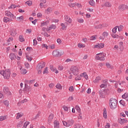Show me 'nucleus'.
<instances>
[{
	"label": "nucleus",
	"mask_w": 128,
	"mask_h": 128,
	"mask_svg": "<svg viewBox=\"0 0 128 128\" xmlns=\"http://www.w3.org/2000/svg\"><path fill=\"white\" fill-rule=\"evenodd\" d=\"M49 48H51L52 50H53L55 48L54 44H52L50 45Z\"/></svg>",
	"instance_id": "69168bd1"
},
{
	"label": "nucleus",
	"mask_w": 128,
	"mask_h": 128,
	"mask_svg": "<svg viewBox=\"0 0 128 128\" xmlns=\"http://www.w3.org/2000/svg\"><path fill=\"white\" fill-rule=\"evenodd\" d=\"M26 4H28V6H30L32 4V2L30 0H28L26 2Z\"/></svg>",
	"instance_id": "5fc2aeb1"
},
{
	"label": "nucleus",
	"mask_w": 128,
	"mask_h": 128,
	"mask_svg": "<svg viewBox=\"0 0 128 128\" xmlns=\"http://www.w3.org/2000/svg\"><path fill=\"white\" fill-rule=\"evenodd\" d=\"M24 122L22 121H20L17 124V128H22V124H23Z\"/></svg>",
	"instance_id": "c9c22d12"
},
{
	"label": "nucleus",
	"mask_w": 128,
	"mask_h": 128,
	"mask_svg": "<svg viewBox=\"0 0 128 128\" xmlns=\"http://www.w3.org/2000/svg\"><path fill=\"white\" fill-rule=\"evenodd\" d=\"M64 68V66L62 65H60L58 67V70H62Z\"/></svg>",
	"instance_id": "c03bdc74"
},
{
	"label": "nucleus",
	"mask_w": 128,
	"mask_h": 128,
	"mask_svg": "<svg viewBox=\"0 0 128 128\" xmlns=\"http://www.w3.org/2000/svg\"><path fill=\"white\" fill-rule=\"evenodd\" d=\"M14 20V18H8V17H4L3 20L4 22H12Z\"/></svg>",
	"instance_id": "9b49d317"
},
{
	"label": "nucleus",
	"mask_w": 128,
	"mask_h": 128,
	"mask_svg": "<svg viewBox=\"0 0 128 128\" xmlns=\"http://www.w3.org/2000/svg\"><path fill=\"white\" fill-rule=\"evenodd\" d=\"M116 30H118V26H116V27L112 28V32L113 34H116Z\"/></svg>",
	"instance_id": "603ef678"
},
{
	"label": "nucleus",
	"mask_w": 128,
	"mask_h": 128,
	"mask_svg": "<svg viewBox=\"0 0 128 128\" xmlns=\"http://www.w3.org/2000/svg\"><path fill=\"white\" fill-rule=\"evenodd\" d=\"M66 23L64 24L62 23L61 24V26H62V28H60V30H66V28L68 26V25H66Z\"/></svg>",
	"instance_id": "a211bd4d"
},
{
	"label": "nucleus",
	"mask_w": 128,
	"mask_h": 128,
	"mask_svg": "<svg viewBox=\"0 0 128 128\" xmlns=\"http://www.w3.org/2000/svg\"><path fill=\"white\" fill-rule=\"evenodd\" d=\"M46 22H41L40 24L41 26H46Z\"/></svg>",
	"instance_id": "338daca9"
},
{
	"label": "nucleus",
	"mask_w": 128,
	"mask_h": 128,
	"mask_svg": "<svg viewBox=\"0 0 128 128\" xmlns=\"http://www.w3.org/2000/svg\"><path fill=\"white\" fill-rule=\"evenodd\" d=\"M78 48H82L86 47V45L84 44H82L80 43L78 44Z\"/></svg>",
	"instance_id": "a19ab883"
},
{
	"label": "nucleus",
	"mask_w": 128,
	"mask_h": 128,
	"mask_svg": "<svg viewBox=\"0 0 128 128\" xmlns=\"http://www.w3.org/2000/svg\"><path fill=\"white\" fill-rule=\"evenodd\" d=\"M64 51H58V50H54L52 52V56H55L56 58H58V56H62V54H64Z\"/></svg>",
	"instance_id": "39448f33"
},
{
	"label": "nucleus",
	"mask_w": 128,
	"mask_h": 128,
	"mask_svg": "<svg viewBox=\"0 0 128 128\" xmlns=\"http://www.w3.org/2000/svg\"><path fill=\"white\" fill-rule=\"evenodd\" d=\"M63 108L65 112H68V107L66 106H63Z\"/></svg>",
	"instance_id": "6e6d98bb"
},
{
	"label": "nucleus",
	"mask_w": 128,
	"mask_h": 128,
	"mask_svg": "<svg viewBox=\"0 0 128 128\" xmlns=\"http://www.w3.org/2000/svg\"><path fill=\"white\" fill-rule=\"evenodd\" d=\"M3 92L5 94H7V96H10L11 92H10V89H8V88L6 86H4L3 88Z\"/></svg>",
	"instance_id": "6e6552de"
},
{
	"label": "nucleus",
	"mask_w": 128,
	"mask_h": 128,
	"mask_svg": "<svg viewBox=\"0 0 128 128\" xmlns=\"http://www.w3.org/2000/svg\"><path fill=\"white\" fill-rule=\"evenodd\" d=\"M54 128H60V122L58 120H54Z\"/></svg>",
	"instance_id": "4be33fe9"
},
{
	"label": "nucleus",
	"mask_w": 128,
	"mask_h": 128,
	"mask_svg": "<svg viewBox=\"0 0 128 128\" xmlns=\"http://www.w3.org/2000/svg\"><path fill=\"white\" fill-rule=\"evenodd\" d=\"M74 122L72 119L68 120L67 122L62 121L64 126H66V128H69V126H72L74 124Z\"/></svg>",
	"instance_id": "20e7f679"
},
{
	"label": "nucleus",
	"mask_w": 128,
	"mask_h": 128,
	"mask_svg": "<svg viewBox=\"0 0 128 128\" xmlns=\"http://www.w3.org/2000/svg\"><path fill=\"white\" fill-rule=\"evenodd\" d=\"M52 120H54V114H51L48 118V124H50V122H52Z\"/></svg>",
	"instance_id": "2eb2a0df"
},
{
	"label": "nucleus",
	"mask_w": 128,
	"mask_h": 128,
	"mask_svg": "<svg viewBox=\"0 0 128 128\" xmlns=\"http://www.w3.org/2000/svg\"><path fill=\"white\" fill-rule=\"evenodd\" d=\"M106 66H107L108 68H110V70H112V68H114V66L110 64L108 62H106Z\"/></svg>",
	"instance_id": "393cba45"
},
{
	"label": "nucleus",
	"mask_w": 128,
	"mask_h": 128,
	"mask_svg": "<svg viewBox=\"0 0 128 128\" xmlns=\"http://www.w3.org/2000/svg\"><path fill=\"white\" fill-rule=\"evenodd\" d=\"M77 22L80 24H84V20L82 18H79L77 20Z\"/></svg>",
	"instance_id": "2f4dec72"
},
{
	"label": "nucleus",
	"mask_w": 128,
	"mask_h": 128,
	"mask_svg": "<svg viewBox=\"0 0 128 128\" xmlns=\"http://www.w3.org/2000/svg\"><path fill=\"white\" fill-rule=\"evenodd\" d=\"M104 48V44L100 43L94 46V48Z\"/></svg>",
	"instance_id": "f8f14e48"
},
{
	"label": "nucleus",
	"mask_w": 128,
	"mask_h": 128,
	"mask_svg": "<svg viewBox=\"0 0 128 128\" xmlns=\"http://www.w3.org/2000/svg\"><path fill=\"white\" fill-rule=\"evenodd\" d=\"M19 40L20 42H24V36L20 35L19 36Z\"/></svg>",
	"instance_id": "f704fd0d"
},
{
	"label": "nucleus",
	"mask_w": 128,
	"mask_h": 128,
	"mask_svg": "<svg viewBox=\"0 0 128 128\" xmlns=\"http://www.w3.org/2000/svg\"><path fill=\"white\" fill-rule=\"evenodd\" d=\"M119 122L121 124H126L128 123V120L125 118H123V119L120 118L119 119Z\"/></svg>",
	"instance_id": "f3484780"
},
{
	"label": "nucleus",
	"mask_w": 128,
	"mask_h": 128,
	"mask_svg": "<svg viewBox=\"0 0 128 128\" xmlns=\"http://www.w3.org/2000/svg\"><path fill=\"white\" fill-rule=\"evenodd\" d=\"M17 20H24V16H22L16 18Z\"/></svg>",
	"instance_id": "864d4df0"
},
{
	"label": "nucleus",
	"mask_w": 128,
	"mask_h": 128,
	"mask_svg": "<svg viewBox=\"0 0 128 128\" xmlns=\"http://www.w3.org/2000/svg\"><path fill=\"white\" fill-rule=\"evenodd\" d=\"M70 70L74 76H78V72H80L77 66H72Z\"/></svg>",
	"instance_id": "423d86ee"
},
{
	"label": "nucleus",
	"mask_w": 128,
	"mask_h": 128,
	"mask_svg": "<svg viewBox=\"0 0 128 128\" xmlns=\"http://www.w3.org/2000/svg\"><path fill=\"white\" fill-rule=\"evenodd\" d=\"M24 116V114L22 112H18L16 114V119L19 120V118H20L22 116Z\"/></svg>",
	"instance_id": "b1692460"
},
{
	"label": "nucleus",
	"mask_w": 128,
	"mask_h": 128,
	"mask_svg": "<svg viewBox=\"0 0 128 128\" xmlns=\"http://www.w3.org/2000/svg\"><path fill=\"white\" fill-rule=\"evenodd\" d=\"M25 88L27 92H30V90H32V88L30 86H25Z\"/></svg>",
	"instance_id": "de8ad7c7"
},
{
	"label": "nucleus",
	"mask_w": 128,
	"mask_h": 128,
	"mask_svg": "<svg viewBox=\"0 0 128 128\" xmlns=\"http://www.w3.org/2000/svg\"><path fill=\"white\" fill-rule=\"evenodd\" d=\"M110 128V124L109 123H106V124L105 126V128Z\"/></svg>",
	"instance_id": "774afa93"
},
{
	"label": "nucleus",
	"mask_w": 128,
	"mask_h": 128,
	"mask_svg": "<svg viewBox=\"0 0 128 128\" xmlns=\"http://www.w3.org/2000/svg\"><path fill=\"white\" fill-rule=\"evenodd\" d=\"M104 6H107V8H110V7H112V4L110 2H106L104 4Z\"/></svg>",
	"instance_id": "473e14b6"
},
{
	"label": "nucleus",
	"mask_w": 128,
	"mask_h": 128,
	"mask_svg": "<svg viewBox=\"0 0 128 128\" xmlns=\"http://www.w3.org/2000/svg\"><path fill=\"white\" fill-rule=\"evenodd\" d=\"M20 6L16 5L14 4H12L8 8H20Z\"/></svg>",
	"instance_id": "cd10ccee"
},
{
	"label": "nucleus",
	"mask_w": 128,
	"mask_h": 128,
	"mask_svg": "<svg viewBox=\"0 0 128 128\" xmlns=\"http://www.w3.org/2000/svg\"><path fill=\"white\" fill-rule=\"evenodd\" d=\"M43 74H48V67H46L43 72Z\"/></svg>",
	"instance_id": "a18cd8bd"
},
{
	"label": "nucleus",
	"mask_w": 128,
	"mask_h": 128,
	"mask_svg": "<svg viewBox=\"0 0 128 128\" xmlns=\"http://www.w3.org/2000/svg\"><path fill=\"white\" fill-rule=\"evenodd\" d=\"M102 78H100V77L99 76H97L96 78L93 81V82H94V84H96L98 82H100V80Z\"/></svg>",
	"instance_id": "c85d7f7f"
},
{
	"label": "nucleus",
	"mask_w": 128,
	"mask_h": 128,
	"mask_svg": "<svg viewBox=\"0 0 128 128\" xmlns=\"http://www.w3.org/2000/svg\"><path fill=\"white\" fill-rule=\"evenodd\" d=\"M74 100V97L72 96H70L68 99V102H72V100Z\"/></svg>",
	"instance_id": "bf43d9fd"
},
{
	"label": "nucleus",
	"mask_w": 128,
	"mask_h": 128,
	"mask_svg": "<svg viewBox=\"0 0 128 128\" xmlns=\"http://www.w3.org/2000/svg\"><path fill=\"white\" fill-rule=\"evenodd\" d=\"M44 3L40 2V8H46L47 6L44 4Z\"/></svg>",
	"instance_id": "58836bf2"
},
{
	"label": "nucleus",
	"mask_w": 128,
	"mask_h": 128,
	"mask_svg": "<svg viewBox=\"0 0 128 128\" xmlns=\"http://www.w3.org/2000/svg\"><path fill=\"white\" fill-rule=\"evenodd\" d=\"M54 86V84L52 83H51L48 85V86L49 88H53Z\"/></svg>",
	"instance_id": "0e129e2a"
},
{
	"label": "nucleus",
	"mask_w": 128,
	"mask_h": 128,
	"mask_svg": "<svg viewBox=\"0 0 128 128\" xmlns=\"http://www.w3.org/2000/svg\"><path fill=\"white\" fill-rule=\"evenodd\" d=\"M99 94L100 98H104V92H102V90H100L99 91Z\"/></svg>",
	"instance_id": "7c9ffc66"
},
{
	"label": "nucleus",
	"mask_w": 128,
	"mask_h": 128,
	"mask_svg": "<svg viewBox=\"0 0 128 128\" xmlns=\"http://www.w3.org/2000/svg\"><path fill=\"white\" fill-rule=\"evenodd\" d=\"M122 98L126 100V102H128V93H125L122 96Z\"/></svg>",
	"instance_id": "a878e982"
},
{
	"label": "nucleus",
	"mask_w": 128,
	"mask_h": 128,
	"mask_svg": "<svg viewBox=\"0 0 128 128\" xmlns=\"http://www.w3.org/2000/svg\"><path fill=\"white\" fill-rule=\"evenodd\" d=\"M52 8H50V7H49L48 8L47 10H45V12H48V14H50V12H52Z\"/></svg>",
	"instance_id": "ea45409f"
},
{
	"label": "nucleus",
	"mask_w": 128,
	"mask_h": 128,
	"mask_svg": "<svg viewBox=\"0 0 128 128\" xmlns=\"http://www.w3.org/2000/svg\"><path fill=\"white\" fill-rule=\"evenodd\" d=\"M5 16H7L8 18H16L14 14H12L8 10L5 11Z\"/></svg>",
	"instance_id": "0eeeda50"
},
{
	"label": "nucleus",
	"mask_w": 128,
	"mask_h": 128,
	"mask_svg": "<svg viewBox=\"0 0 128 128\" xmlns=\"http://www.w3.org/2000/svg\"><path fill=\"white\" fill-rule=\"evenodd\" d=\"M126 8V6L125 4H120L118 6V10H124Z\"/></svg>",
	"instance_id": "6ab92c4d"
},
{
	"label": "nucleus",
	"mask_w": 128,
	"mask_h": 128,
	"mask_svg": "<svg viewBox=\"0 0 128 128\" xmlns=\"http://www.w3.org/2000/svg\"><path fill=\"white\" fill-rule=\"evenodd\" d=\"M81 78H84L86 80H88V76L86 72H84L80 74Z\"/></svg>",
	"instance_id": "5701e85b"
},
{
	"label": "nucleus",
	"mask_w": 128,
	"mask_h": 128,
	"mask_svg": "<svg viewBox=\"0 0 128 128\" xmlns=\"http://www.w3.org/2000/svg\"><path fill=\"white\" fill-rule=\"evenodd\" d=\"M26 72H28V71H26V70L24 68L21 69L20 73L22 74H26Z\"/></svg>",
	"instance_id": "72a5a7b5"
},
{
	"label": "nucleus",
	"mask_w": 128,
	"mask_h": 128,
	"mask_svg": "<svg viewBox=\"0 0 128 128\" xmlns=\"http://www.w3.org/2000/svg\"><path fill=\"white\" fill-rule=\"evenodd\" d=\"M109 106L111 110H116L118 106V100L114 98H111L109 101Z\"/></svg>",
	"instance_id": "f03ea898"
},
{
	"label": "nucleus",
	"mask_w": 128,
	"mask_h": 128,
	"mask_svg": "<svg viewBox=\"0 0 128 128\" xmlns=\"http://www.w3.org/2000/svg\"><path fill=\"white\" fill-rule=\"evenodd\" d=\"M24 86H28V84H34V80H24Z\"/></svg>",
	"instance_id": "1a4fd4ad"
},
{
	"label": "nucleus",
	"mask_w": 128,
	"mask_h": 128,
	"mask_svg": "<svg viewBox=\"0 0 128 128\" xmlns=\"http://www.w3.org/2000/svg\"><path fill=\"white\" fill-rule=\"evenodd\" d=\"M76 6V3L69 4V6H70V8H74Z\"/></svg>",
	"instance_id": "4d7b16f0"
},
{
	"label": "nucleus",
	"mask_w": 128,
	"mask_h": 128,
	"mask_svg": "<svg viewBox=\"0 0 128 128\" xmlns=\"http://www.w3.org/2000/svg\"><path fill=\"white\" fill-rule=\"evenodd\" d=\"M82 80V76L78 75L75 78V80Z\"/></svg>",
	"instance_id": "79ce46f5"
},
{
	"label": "nucleus",
	"mask_w": 128,
	"mask_h": 128,
	"mask_svg": "<svg viewBox=\"0 0 128 128\" xmlns=\"http://www.w3.org/2000/svg\"><path fill=\"white\" fill-rule=\"evenodd\" d=\"M26 34H31L32 29L28 28V29L26 30Z\"/></svg>",
	"instance_id": "680f3d73"
},
{
	"label": "nucleus",
	"mask_w": 128,
	"mask_h": 128,
	"mask_svg": "<svg viewBox=\"0 0 128 128\" xmlns=\"http://www.w3.org/2000/svg\"><path fill=\"white\" fill-rule=\"evenodd\" d=\"M106 84H101L100 86V87L101 88H106Z\"/></svg>",
	"instance_id": "13d9d810"
},
{
	"label": "nucleus",
	"mask_w": 128,
	"mask_h": 128,
	"mask_svg": "<svg viewBox=\"0 0 128 128\" xmlns=\"http://www.w3.org/2000/svg\"><path fill=\"white\" fill-rule=\"evenodd\" d=\"M64 18L66 22H69V24H71L72 22V18H70V16H68L67 15H65Z\"/></svg>",
	"instance_id": "ddd939ff"
},
{
	"label": "nucleus",
	"mask_w": 128,
	"mask_h": 128,
	"mask_svg": "<svg viewBox=\"0 0 128 128\" xmlns=\"http://www.w3.org/2000/svg\"><path fill=\"white\" fill-rule=\"evenodd\" d=\"M10 32L12 36H15L16 34V30L12 28L10 30Z\"/></svg>",
	"instance_id": "dca6fc26"
},
{
	"label": "nucleus",
	"mask_w": 128,
	"mask_h": 128,
	"mask_svg": "<svg viewBox=\"0 0 128 128\" xmlns=\"http://www.w3.org/2000/svg\"><path fill=\"white\" fill-rule=\"evenodd\" d=\"M56 88L58 90H62V85L60 84V83H58L56 85Z\"/></svg>",
	"instance_id": "37998d69"
},
{
	"label": "nucleus",
	"mask_w": 128,
	"mask_h": 128,
	"mask_svg": "<svg viewBox=\"0 0 128 128\" xmlns=\"http://www.w3.org/2000/svg\"><path fill=\"white\" fill-rule=\"evenodd\" d=\"M104 56H106V54H104V53H98L96 54L95 56V60H100L104 62V60H106Z\"/></svg>",
	"instance_id": "7ed1b4c3"
},
{
	"label": "nucleus",
	"mask_w": 128,
	"mask_h": 128,
	"mask_svg": "<svg viewBox=\"0 0 128 128\" xmlns=\"http://www.w3.org/2000/svg\"><path fill=\"white\" fill-rule=\"evenodd\" d=\"M0 74L3 76L5 80H10V70H0Z\"/></svg>",
	"instance_id": "f257e3e1"
},
{
	"label": "nucleus",
	"mask_w": 128,
	"mask_h": 128,
	"mask_svg": "<svg viewBox=\"0 0 128 128\" xmlns=\"http://www.w3.org/2000/svg\"><path fill=\"white\" fill-rule=\"evenodd\" d=\"M103 117L105 120H106L108 118V114L106 112V108H104V112H103Z\"/></svg>",
	"instance_id": "412c9836"
},
{
	"label": "nucleus",
	"mask_w": 128,
	"mask_h": 128,
	"mask_svg": "<svg viewBox=\"0 0 128 128\" xmlns=\"http://www.w3.org/2000/svg\"><path fill=\"white\" fill-rule=\"evenodd\" d=\"M123 28H124V26H122V25H120L119 26H118V32H122V30Z\"/></svg>",
	"instance_id": "8fccbe9b"
},
{
	"label": "nucleus",
	"mask_w": 128,
	"mask_h": 128,
	"mask_svg": "<svg viewBox=\"0 0 128 128\" xmlns=\"http://www.w3.org/2000/svg\"><path fill=\"white\" fill-rule=\"evenodd\" d=\"M89 4L92 6H96V2L94 0H89Z\"/></svg>",
	"instance_id": "bb28decb"
},
{
	"label": "nucleus",
	"mask_w": 128,
	"mask_h": 128,
	"mask_svg": "<svg viewBox=\"0 0 128 128\" xmlns=\"http://www.w3.org/2000/svg\"><path fill=\"white\" fill-rule=\"evenodd\" d=\"M9 58L12 60H14L16 58V54H14L10 53Z\"/></svg>",
	"instance_id": "aec40b11"
},
{
	"label": "nucleus",
	"mask_w": 128,
	"mask_h": 128,
	"mask_svg": "<svg viewBox=\"0 0 128 128\" xmlns=\"http://www.w3.org/2000/svg\"><path fill=\"white\" fill-rule=\"evenodd\" d=\"M120 104H122V106H126V101L124 100H120Z\"/></svg>",
	"instance_id": "e433bc0d"
},
{
	"label": "nucleus",
	"mask_w": 128,
	"mask_h": 128,
	"mask_svg": "<svg viewBox=\"0 0 128 128\" xmlns=\"http://www.w3.org/2000/svg\"><path fill=\"white\" fill-rule=\"evenodd\" d=\"M45 66H46V63L42 62V63L39 64L37 66L38 70H42V68H44Z\"/></svg>",
	"instance_id": "4468645a"
},
{
	"label": "nucleus",
	"mask_w": 128,
	"mask_h": 128,
	"mask_svg": "<svg viewBox=\"0 0 128 128\" xmlns=\"http://www.w3.org/2000/svg\"><path fill=\"white\" fill-rule=\"evenodd\" d=\"M8 118L7 116H0V122H2Z\"/></svg>",
	"instance_id": "c756f323"
},
{
	"label": "nucleus",
	"mask_w": 128,
	"mask_h": 128,
	"mask_svg": "<svg viewBox=\"0 0 128 128\" xmlns=\"http://www.w3.org/2000/svg\"><path fill=\"white\" fill-rule=\"evenodd\" d=\"M50 26L51 30H56V26L54 24H52Z\"/></svg>",
	"instance_id": "3c124183"
},
{
	"label": "nucleus",
	"mask_w": 128,
	"mask_h": 128,
	"mask_svg": "<svg viewBox=\"0 0 128 128\" xmlns=\"http://www.w3.org/2000/svg\"><path fill=\"white\" fill-rule=\"evenodd\" d=\"M108 32H104L102 34V36H100L99 38L100 40H104V38H108Z\"/></svg>",
	"instance_id": "9d476101"
},
{
	"label": "nucleus",
	"mask_w": 128,
	"mask_h": 128,
	"mask_svg": "<svg viewBox=\"0 0 128 128\" xmlns=\"http://www.w3.org/2000/svg\"><path fill=\"white\" fill-rule=\"evenodd\" d=\"M102 28V24H99L95 26V28Z\"/></svg>",
	"instance_id": "052dcab7"
},
{
	"label": "nucleus",
	"mask_w": 128,
	"mask_h": 128,
	"mask_svg": "<svg viewBox=\"0 0 128 128\" xmlns=\"http://www.w3.org/2000/svg\"><path fill=\"white\" fill-rule=\"evenodd\" d=\"M28 124H30V122H26L24 123V126L22 128H26V126H28Z\"/></svg>",
	"instance_id": "49530a36"
},
{
	"label": "nucleus",
	"mask_w": 128,
	"mask_h": 128,
	"mask_svg": "<svg viewBox=\"0 0 128 128\" xmlns=\"http://www.w3.org/2000/svg\"><path fill=\"white\" fill-rule=\"evenodd\" d=\"M75 108L77 110L78 112H80L81 110H80V106H78V105H76L75 106Z\"/></svg>",
	"instance_id": "4c0bfd02"
},
{
	"label": "nucleus",
	"mask_w": 128,
	"mask_h": 128,
	"mask_svg": "<svg viewBox=\"0 0 128 128\" xmlns=\"http://www.w3.org/2000/svg\"><path fill=\"white\" fill-rule=\"evenodd\" d=\"M56 42L58 44H62V40L60 38H58Z\"/></svg>",
	"instance_id": "e2e57ef3"
},
{
	"label": "nucleus",
	"mask_w": 128,
	"mask_h": 128,
	"mask_svg": "<svg viewBox=\"0 0 128 128\" xmlns=\"http://www.w3.org/2000/svg\"><path fill=\"white\" fill-rule=\"evenodd\" d=\"M4 104L6 106L8 107V106L9 104H10V102H8V100H6L4 102Z\"/></svg>",
	"instance_id": "09e8293b"
}]
</instances>
